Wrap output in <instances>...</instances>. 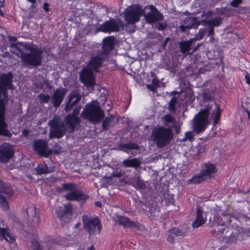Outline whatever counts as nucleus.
Listing matches in <instances>:
<instances>
[{
	"label": "nucleus",
	"instance_id": "nucleus-43",
	"mask_svg": "<svg viewBox=\"0 0 250 250\" xmlns=\"http://www.w3.org/2000/svg\"><path fill=\"white\" fill-rule=\"evenodd\" d=\"M31 247L33 250H42L39 243L35 239L32 240Z\"/></svg>",
	"mask_w": 250,
	"mask_h": 250
},
{
	"label": "nucleus",
	"instance_id": "nucleus-50",
	"mask_svg": "<svg viewBox=\"0 0 250 250\" xmlns=\"http://www.w3.org/2000/svg\"><path fill=\"white\" fill-rule=\"evenodd\" d=\"M80 107H76V108H75L73 110V112H72V114H71L73 116H76L77 115H78L80 112Z\"/></svg>",
	"mask_w": 250,
	"mask_h": 250
},
{
	"label": "nucleus",
	"instance_id": "nucleus-34",
	"mask_svg": "<svg viewBox=\"0 0 250 250\" xmlns=\"http://www.w3.org/2000/svg\"><path fill=\"white\" fill-rule=\"evenodd\" d=\"M227 218V217L226 216H223V218L221 219L216 217L215 219V222L218 226L222 227L227 226L230 224L231 220Z\"/></svg>",
	"mask_w": 250,
	"mask_h": 250
},
{
	"label": "nucleus",
	"instance_id": "nucleus-62",
	"mask_svg": "<svg viewBox=\"0 0 250 250\" xmlns=\"http://www.w3.org/2000/svg\"><path fill=\"white\" fill-rule=\"evenodd\" d=\"M28 1L31 2L32 4H35L36 3V0H27Z\"/></svg>",
	"mask_w": 250,
	"mask_h": 250
},
{
	"label": "nucleus",
	"instance_id": "nucleus-25",
	"mask_svg": "<svg viewBox=\"0 0 250 250\" xmlns=\"http://www.w3.org/2000/svg\"><path fill=\"white\" fill-rule=\"evenodd\" d=\"M26 214L28 216V219L32 220L33 223L35 224H40L41 220L37 213L36 208L33 205L29 206L26 210Z\"/></svg>",
	"mask_w": 250,
	"mask_h": 250
},
{
	"label": "nucleus",
	"instance_id": "nucleus-37",
	"mask_svg": "<svg viewBox=\"0 0 250 250\" xmlns=\"http://www.w3.org/2000/svg\"><path fill=\"white\" fill-rule=\"evenodd\" d=\"M115 119V117L113 115H111L109 117L106 118L103 122V129L104 130H108L111 124L114 122Z\"/></svg>",
	"mask_w": 250,
	"mask_h": 250
},
{
	"label": "nucleus",
	"instance_id": "nucleus-23",
	"mask_svg": "<svg viewBox=\"0 0 250 250\" xmlns=\"http://www.w3.org/2000/svg\"><path fill=\"white\" fill-rule=\"evenodd\" d=\"M167 234V240L170 243H173L175 237H184L186 235V232L178 228H172L168 229Z\"/></svg>",
	"mask_w": 250,
	"mask_h": 250
},
{
	"label": "nucleus",
	"instance_id": "nucleus-48",
	"mask_svg": "<svg viewBox=\"0 0 250 250\" xmlns=\"http://www.w3.org/2000/svg\"><path fill=\"white\" fill-rule=\"evenodd\" d=\"M173 127L174 128L175 131H176L177 134H178L180 132V125L176 122V123L173 125Z\"/></svg>",
	"mask_w": 250,
	"mask_h": 250
},
{
	"label": "nucleus",
	"instance_id": "nucleus-40",
	"mask_svg": "<svg viewBox=\"0 0 250 250\" xmlns=\"http://www.w3.org/2000/svg\"><path fill=\"white\" fill-rule=\"evenodd\" d=\"M0 206L4 209L7 210L9 209V206L7 202L6 198L0 194Z\"/></svg>",
	"mask_w": 250,
	"mask_h": 250
},
{
	"label": "nucleus",
	"instance_id": "nucleus-9",
	"mask_svg": "<svg viewBox=\"0 0 250 250\" xmlns=\"http://www.w3.org/2000/svg\"><path fill=\"white\" fill-rule=\"evenodd\" d=\"M217 171L215 165L209 162H205L204 164L203 169L191 179V182L194 184H199L208 178H211L212 174L216 172Z\"/></svg>",
	"mask_w": 250,
	"mask_h": 250
},
{
	"label": "nucleus",
	"instance_id": "nucleus-55",
	"mask_svg": "<svg viewBox=\"0 0 250 250\" xmlns=\"http://www.w3.org/2000/svg\"><path fill=\"white\" fill-rule=\"evenodd\" d=\"M29 133V131L27 129H24L22 132V134L24 136H27Z\"/></svg>",
	"mask_w": 250,
	"mask_h": 250
},
{
	"label": "nucleus",
	"instance_id": "nucleus-41",
	"mask_svg": "<svg viewBox=\"0 0 250 250\" xmlns=\"http://www.w3.org/2000/svg\"><path fill=\"white\" fill-rule=\"evenodd\" d=\"M178 65V63L177 62H169L166 65V68L171 72H174Z\"/></svg>",
	"mask_w": 250,
	"mask_h": 250
},
{
	"label": "nucleus",
	"instance_id": "nucleus-19",
	"mask_svg": "<svg viewBox=\"0 0 250 250\" xmlns=\"http://www.w3.org/2000/svg\"><path fill=\"white\" fill-rule=\"evenodd\" d=\"M14 155L12 146L8 144H4L0 147V162L6 163L11 159Z\"/></svg>",
	"mask_w": 250,
	"mask_h": 250
},
{
	"label": "nucleus",
	"instance_id": "nucleus-17",
	"mask_svg": "<svg viewBox=\"0 0 250 250\" xmlns=\"http://www.w3.org/2000/svg\"><path fill=\"white\" fill-rule=\"evenodd\" d=\"M68 100L64 109L66 111H71L82 98V95L78 90H74L67 96Z\"/></svg>",
	"mask_w": 250,
	"mask_h": 250
},
{
	"label": "nucleus",
	"instance_id": "nucleus-5",
	"mask_svg": "<svg viewBox=\"0 0 250 250\" xmlns=\"http://www.w3.org/2000/svg\"><path fill=\"white\" fill-rule=\"evenodd\" d=\"M151 140L158 148H163L169 144L173 139L172 129L159 126L155 127L152 131Z\"/></svg>",
	"mask_w": 250,
	"mask_h": 250
},
{
	"label": "nucleus",
	"instance_id": "nucleus-45",
	"mask_svg": "<svg viewBox=\"0 0 250 250\" xmlns=\"http://www.w3.org/2000/svg\"><path fill=\"white\" fill-rule=\"evenodd\" d=\"M203 98L205 101H212L213 99L212 94L210 92H205L203 94Z\"/></svg>",
	"mask_w": 250,
	"mask_h": 250
},
{
	"label": "nucleus",
	"instance_id": "nucleus-56",
	"mask_svg": "<svg viewBox=\"0 0 250 250\" xmlns=\"http://www.w3.org/2000/svg\"><path fill=\"white\" fill-rule=\"evenodd\" d=\"M113 174L114 177L120 178L122 176L123 173H122V171L120 170L117 174L113 173Z\"/></svg>",
	"mask_w": 250,
	"mask_h": 250
},
{
	"label": "nucleus",
	"instance_id": "nucleus-52",
	"mask_svg": "<svg viewBox=\"0 0 250 250\" xmlns=\"http://www.w3.org/2000/svg\"><path fill=\"white\" fill-rule=\"evenodd\" d=\"M147 87L150 90H151L152 92H154L156 90V88L154 86L150 84L147 85Z\"/></svg>",
	"mask_w": 250,
	"mask_h": 250
},
{
	"label": "nucleus",
	"instance_id": "nucleus-58",
	"mask_svg": "<svg viewBox=\"0 0 250 250\" xmlns=\"http://www.w3.org/2000/svg\"><path fill=\"white\" fill-rule=\"evenodd\" d=\"M169 40V38L168 37L167 38L165 41L163 43V48H164L165 46L167 45V41Z\"/></svg>",
	"mask_w": 250,
	"mask_h": 250
},
{
	"label": "nucleus",
	"instance_id": "nucleus-64",
	"mask_svg": "<svg viewBox=\"0 0 250 250\" xmlns=\"http://www.w3.org/2000/svg\"><path fill=\"white\" fill-rule=\"evenodd\" d=\"M247 112L248 113L249 119H250V112L248 110L247 111Z\"/></svg>",
	"mask_w": 250,
	"mask_h": 250
},
{
	"label": "nucleus",
	"instance_id": "nucleus-7",
	"mask_svg": "<svg viewBox=\"0 0 250 250\" xmlns=\"http://www.w3.org/2000/svg\"><path fill=\"white\" fill-rule=\"evenodd\" d=\"M62 190L69 192L64 196L69 201H84L89 197L88 195L83 194L81 190L78 189L74 184H62Z\"/></svg>",
	"mask_w": 250,
	"mask_h": 250
},
{
	"label": "nucleus",
	"instance_id": "nucleus-11",
	"mask_svg": "<svg viewBox=\"0 0 250 250\" xmlns=\"http://www.w3.org/2000/svg\"><path fill=\"white\" fill-rule=\"evenodd\" d=\"M142 14V7L138 5L129 6L124 12L125 20L131 24L138 22Z\"/></svg>",
	"mask_w": 250,
	"mask_h": 250
},
{
	"label": "nucleus",
	"instance_id": "nucleus-33",
	"mask_svg": "<svg viewBox=\"0 0 250 250\" xmlns=\"http://www.w3.org/2000/svg\"><path fill=\"white\" fill-rule=\"evenodd\" d=\"M139 149V146L133 143H124L120 145V150L125 152H127L126 150H138Z\"/></svg>",
	"mask_w": 250,
	"mask_h": 250
},
{
	"label": "nucleus",
	"instance_id": "nucleus-29",
	"mask_svg": "<svg viewBox=\"0 0 250 250\" xmlns=\"http://www.w3.org/2000/svg\"><path fill=\"white\" fill-rule=\"evenodd\" d=\"M2 239L11 243L15 240V236L9 232L8 229L0 227V240Z\"/></svg>",
	"mask_w": 250,
	"mask_h": 250
},
{
	"label": "nucleus",
	"instance_id": "nucleus-60",
	"mask_svg": "<svg viewBox=\"0 0 250 250\" xmlns=\"http://www.w3.org/2000/svg\"><path fill=\"white\" fill-rule=\"evenodd\" d=\"M207 15L208 16H211L212 15V12L210 11H208L207 12Z\"/></svg>",
	"mask_w": 250,
	"mask_h": 250
},
{
	"label": "nucleus",
	"instance_id": "nucleus-16",
	"mask_svg": "<svg viewBox=\"0 0 250 250\" xmlns=\"http://www.w3.org/2000/svg\"><path fill=\"white\" fill-rule=\"evenodd\" d=\"M34 150L42 156L47 157L52 151L47 149V143L45 140H35L33 142Z\"/></svg>",
	"mask_w": 250,
	"mask_h": 250
},
{
	"label": "nucleus",
	"instance_id": "nucleus-8",
	"mask_svg": "<svg viewBox=\"0 0 250 250\" xmlns=\"http://www.w3.org/2000/svg\"><path fill=\"white\" fill-rule=\"evenodd\" d=\"M82 220L83 228L90 236L94 235L97 232L99 234L101 233L102 225L100 220L97 217L92 218L87 215L83 214Z\"/></svg>",
	"mask_w": 250,
	"mask_h": 250
},
{
	"label": "nucleus",
	"instance_id": "nucleus-61",
	"mask_svg": "<svg viewBox=\"0 0 250 250\" xmlns=\"http://www.w3.org/2000/svg\"><path fill=\"white\" fill-rule=\"evenodd\" d=\"M86 250H95L93 246H90Z\"/></svg>",
	"mask_w": 250,
	"mask_h": 250
},
{
	"label": "nucleus",
	"instance_id": "nucleus-30",
	"mask_svg": "<svg viewBox=\"0 0 250 250\" xmlns=\"http://www.w3.org/2000/svg\"><path fill=\"white\" fill-rule=\"evenodd\" d=\"M206 220L203 218L202 210L199 208H197L196 219L193 222L192 226L193 228H198L205 223Z\"/></svg>",
	"mask_w": 250,
	"mask_h": 250
},
{
	"label": "nucleus",
	"instance_id": "nucleus-59",
	"mask_svg": "<svg viewBox=\"0 0 250 250\" xmlns=\"http://www.w3.org/2000/svg\"><path fill=\"white\" fill-rule=\"evenodd\" d=\"M4 0H3L2 1L0 0V8L1 7H4Z\"/></svg>",
	"mask_w": 250,
	"mask_h": 250
},
{
	"label": "nucleus",
	"instance_id": "nucleus-39",
	"mask_svg": "<svg viewBox=\"0 0 250 250\" xmlns=\"http://www.w3.org/2000/svg\"><path fill=\"white\" fill-rule=\"evenodd\" d=\"M133 186L136 189H144L146 188L145 184L140 180L139 176L137 177L135 183H134Z\"/></svg>",
	"mask_w": 250,
	"mask_h": 250
},
{
	"label": "nucleus",
	"instance_id": "nucleus-15",
	"mask_svg": "<svg viewBox=\"0 0 250 250\" xmlns=\"http://www.w3.org/2000/svg\"><path fill=\"white\" fill-rule=\"evenodd\" d=\"M243 234L232 227L227 229L226 234L223 236V241L228 244L237 243L243 239Z\"/></svg>",
	"mask_w": 250,
	"mask_h": 250
},
{
	"label": "nucleus",
	"instance_id": "nucleus-42",
	"mask_svg": "<svg viewBox=\"0 0 250 250\" xmlns=\"http://www.w3.org/2000/svg\"><path fill=\"white\" fill-rule=\"evenodd\" d=\"M38 97L40 99L41 103H47L50 99V97L49 95H45L43 93L40 94Z\"/></svg>",
	"mask_w": 250,
	"mask_h": 250
},
{
	"label": "nucleus",
	"instance_id": "nucleus-24",
	"mask_svg": "<svg viewBox=\"0 0 250 250\" xmlns=\"http://www.w3.org/2000/svg\"><path fill=\"white\" fill-rule=\"evenodd\" d=\"M142 163L141 157L125 159L122 162L123 166L125 167H133L136 169L140 167Z\"/></svg>",
	"mask_w": 250,
	"mask_h": 250
},
{
	"label": "nucleus",
	"instance_id": "nucleus-4",
	"mask_svg": "<svg viewBox=\"0 0 250 250\" xmlns=\"http://www.w3.org/2000/svg\"><path fill=\"white\" fill-rule=\"evenodd\" d=\"M106 58V56L101 53L99 56L91 58L89 61L88 67L82 70L80 79L86 86L93 88L95 83L92 70L97 71L98 68L101 66L103 60Z\"/></svg>",
	"mask_w": 250,
	"mask_h": 250
},
{
	"label": "nucleus",
	"instance_id": "nucleus-27",
	"mask_svg": "<svg viewBox=\"0 0 250 250\" xmlns=\"http://www.w3.org/2000/svg\"><path fill=\"white\" fill-rule=\"evenodd\" d=\"M194 40L190 39L189 41H183L178 43L181 52L187 55L189 53L191 46L194 45Z\"/></svg>",
	"mask_w": 250,
	"mask_h": 250
},
{
	"label": "nucleus",
	"instance_id": "nucleus-46",
	"mask_svg": "<svg viewBox=\"0 0 250 250\" xmlns=\"http://www.w3.org/2000/svg\"><path fill=\"white\" fill-rule=\"evenodd\" d=\"M242 3V0H233L230 2V5L234 7H238Z\"/></svg>",
	"mask_w": 250,
	"mask_h": 250
},
{
	"label": "nucleus",
	"instance_id": "nucleus-14",
	"mask_svg": "<svg viewBox=\"0 0 250 250\" xmlns=\"http://www.w3.org/2000/svg\"><path fill=\"white\" fill-rule=\"evenodd\" d=\"M143 14L146 21L151 23L159 21L163 19V15L153 5L146 7Z\"/></svg>",
	"mask_w": 250,
	"mask_h": 250
},
{
	"label": "nucleus",
	"instance_id": "nucleus-53",
	"mask_svg": "<svg viewBox=\"0 0 250 250\" xmlns=\"http://www.w3.org/2000/svg\"><path fill=\"white\" fill-rule=\"evenodd\" d=\"M49 5V4L48 3L44 2L43 3V9L45 11H46V12L49 11V8H48Z\"/></svg>",
	"mask_w": 250,
	"mask_h": 250
},
{
	"label": "nucleus",
	"instance_id": "nucleus-22",
	"mask_svg": "<svg viewBox=\"0 0 250 250\" xmlns=\"http://www.w3.org/2000/svg\"><path fill=\"white\" fill-rule=\"evenodd\" d=\"M116 38L114 36H108L103 39V51L101 52L105 56L107 57L110 52L113 50L116 44Z\"/></svg>",
	"mask_w": 250,
	"mask_h": 250
},
{
	"label": "nucleus",
	"instance_id": "nucleus-28",
	"mask_svg": "<svg viewBox=\"0 0 250 250\" xmlns=\"http://www.w3.org/2000/svg\"><path fill=\"white\" fill-rule=\"evenodd\" d=\"M72 212V207L70 203L64 205L63 207L59 208L56 210L58 217L61 218L66 214H71Z\"/></svg>",
	"mask_w": 250,
	"mask_h": 250
},
{
	"label": "nucleus",
	"instance_id": "nucleus-35",
	"mask_svg": "<svg viewBox=\"0 0 250 250\" xmlns=\"http://www.w3.org/2000/svg\"><path fill=\"white\" fill-rule=\"evenodd\" d=\"M227 218V217L226 216H223V218L221 219L216 217L215 219V222L218 226L222 227L227 226L230 224L231 220Z\"/></svg>",
	"mask_w": 250,
	"mask_h": 250
},
{
	"label": "nucleus",
	"instance_id": "nucleus-63",
	"mask_svg": "<svg viewBox=\"0 0 250 250\" xmlns=\"http://www.w3.org/2000/svg\"><path fill=\"white\" fill-rule=\"evenodd\" d=\"M96 205L97 206H100L101 205V203L100 202H96Z\"/></svg>",
	"mask_w": 250,
	"mask_h": 250
},
{
	"label": "nucleus",
	"instance_id": "nucleus-36",
	"mask_svg": "<svg viewBox=\"0 0 250 250\" xmlns=\"http://www.w3.org/2000/svg\"><path fill=\"white\" fill-rule=\"evenodd\" d=\"M38 174L41 175L51 172V171L48 170L47 167L43 164H40L35 168Z\"/></svg>",
	"mask_w": 250,
	"mask_h": 250
},
{
	"label": "nucleus",
	"instance_id": "nucleus-13",
	"mask_svg": "<svg viewBox=\"0 0 250 250\" xmlns=\"http://www.w3.org/2000/svg\"><path fill=\"white\" fill-rule=\"evenodd\" d=\"M222 22V19L216 17L210 20H204L202 21V24L206 26L202 29L205 35L208 37H212L214 35V26H219Z\"/></svg>",
	"mask_w": 250,
	"mask_h": 250
},
{
	"label": "nucleus",
	"instance_id": "nucleus-47",
	"mask_svg": "<svg viewBox=\"0 0 250 250\" xmlns=\"http://www.w3.org/2000/svg\"><path fill=\"white\" fill-rule=\"evenodd\" d=\"M193 137V134L191 132H188L185 134V140H191Z\"/></svg>",
	"mask_w": 250,
	"mask_h": 250
},
{
	"label": "nucleus",
	"instance_id": "nucleus-49",
	"mask_svg": "<svg viewBox=\"0 0 250 250\" xmlns=\"http://www.w3.org/2000/svg\"><path fill=\"white\" fill-rule=\"evenodd\" d=\"M230 228H226L222 227L221 228H218V230L219 232L222 233L224 235L226 234V231L227 229H229Z\"/></svg>",
	"mask_w": 250,
	"mask_h": 250
},
{
	"label": "nucleus",
	"instance_id": "nucleus-54",
	"mask_svg": "<svg viewBox=\"0 0 250 250\" xmlns=\"http://www.w3.org/2000/svg\"><path fill=\"white\" fill-rule=\"evenodd\" d=\"M8 38L9 42H16L17 41V38L15 37L9 36Z\"/></svg>",
	"mask_w": 250,
	"mask_h": 250
},
{
	"label": "nucleus",
	"instance_id": "nucleus-6",
	"mask_svg": "<svg viewBox=\"0 0 250 250\" xmlns=\"http://www.w3.org/2000/svg\"><path fill=\"white\" fill-rule=\"evenodd\" d=\"M81 115L84 119L92 124L101 122L104 117V111L100 107L99 103L86 104L81 113Z\"/></svg>",
	"mask_w": 250,
	"mask_h": 250
},
{
	"label": "nucleus",
	"instance_id": "nucleus-2",
	"mask_svg": "<svg viewBox=\"0 0 250 250\" xmlns=\"http://www.w3.org/2000/svg\"><path fill=\"white\" fill-rule=\"evenodd\" d=\"M13 75L11 72L0 75V135L8 136L9 131L6 129L7 125L5 122V105L9 98L7 90L14 89Z\"/></svg>",
	"mask_w": 250,
	"mask_h": 250
},
{
	"label": "nucleus",
	"instance_id": "nucleus-21",
	"mask_svg": "<svg viewBox=\"0 0 250 250\" xmlns=\"http://www.w3.org/2000/svg\"><path fill=\"white\" fill-rule=\"evenodd\" d=\"M80 122L79 119L76 116L68 114L62 122L66 131L69 133L72 132L77 125Z\"/></svg>",
	"mask_w": 250,
	"mask_h": 250
},
{
	"label": "nucleus",
	"instance_id": "nucleus-12",
	"mask_svg": "<svg viewBox=\"0 0 250 250\" xmlns=\"http://www.w3.org/2000/svg\"><path fill=\"white\" fill-rule=\"evenodd\" d=\"M48 125L50 127L49 137L51 138H60L65 134L66 131L62 123L56 117L53 118L49 122Z\"/></svg>",
	"mask_w": 250,
	"mask_h": 250
},
{
	"label": "nucleus",
	"instance_id": "nucleus-1",
	"mask_svg": "<svg viewBox=\"0 0 250 250\" xmlns=\"http://www.w3.org/2000/svg\"><path fill=\"white\" fill-rule=\"evenodd\" d=\"M9 47L12 53L21 59L24 66L34 67L41 65L43 51L36 44L17 42L10 43Z\"/></svg>",
	"mask_w": 250,
	"mask_h": 250
},
{
	"label": "nucleus",
	"instance_id": "nucleus-32",
	"mask_svg": "<svg viewBox=\"0 0 250 250\" xmlns=\"http://www.w3.org/2000/svg\"><path fill=\"white\" fill-rule=\"evenodd\" d=\"M0 193H3L7 196L10 197L13 195L14 190L9 185L0 181Z\"/></svg>",
	"mask_w": 250,
	"mask_h": 250
},
{
	"label": "nucleus",
	"instance_id": "nucleus-10",
	"mask_svg": "<svg viewBox=\"0 0 250 250\" xmlns=\"http://www.w3.org/2000/svg\"><path fill=\"white\" fill-rule=\"evenodd\" d=\"M124 29V23L120 19H111L97 28L98 31L105 33L119 32Z\"/></svg>",
	"mask_w": 250,
	"mask_h": 250
},
{
	"label": "nucleus",
	"instance_id": "nucleus-20",
	"mask_svg": "<svg viewBox=\"0 0 250 250\" xmlns=\"http://www.w3.org/2000/svg\"><path fill=\"white\" fill-rule=\"evenodd\" d=\"M200 24L199 18L187 17L180 23L179 29L182 32H186L191 28H197Z\"/></svg>",
	"mask_w": 250,
	"mask_h": 250
},
{
	"label": "nucleus",
	"instance_id": "nucleus-18",
	"mask_svg": "<svg viewBox=\"0 0 250 250\" xmlns=\"http://www.w3.org/2000/svg\"><path fill=\"white\" fill-rule=\"evenodd\" d=\"M67 92V89L62 87L58 88L54 91L51 98L54 107L57 108L61 105Z\"/></svg>",
	"mask_w": 250,
	"mask_h": 250
},
{
	"label": "nucleus",
	"instance_id": "nucleus-57",
	"mask_svg": "<svg viewBox=\"0 0 250 250\" xmlns=\"http://www.w3.org/2000/svg\"><path fill=\"white\" fill-rule=\"evenodd\" d=\"M245 79L246 80V82L247 83L250 84V78L249 77V75L248 74H246V75H245Z\"/></svg>",
	"mask_w": 250,
	"mask_h": 250
},
{
	"label": "nucleus",
	"instance_id": "nucleus-51",
	"mask_svg": "<svg viewBox=\"0 0 250 250\" xmlns=\"http://www.w3.org/2000/svg\"><path fill=\"white\" fill-rule=\"evenodd\" d=\"M157 28L159 30H164L165 29V26L162 23H159L157 26Z\"/></svg>",
	"mask_w": 250,
	"mask_h": 250
},
{
	"label": "nucleus",
	"instance_id": "nucleus-44",
	"mask_svg": "<svg viewBox=\"0 0 250 250\" xmlns=\"http://www.w3.org/2000/svg\"><path fill=\"white\" fill-rule=\"evenodd\" d=\"M204 35L205 34L203 31L202 29H200L198 33L195 35L194 38H192V39L194 40V43H195L196 41H199L202 39Z\"/></svg>",
	"mask_w": 250,
	"mask_h": 250
},
{
	"label": "nucleus",
	"instance_id": "nucleus-31",
	"mask_svg": "<svg viewBox=\"0 0 250 250\" xmlns=\"http://www.w3.org/2000/svg\"><path fill=\"white\" fill-rule=\"evenodd\" d=\"M162 120L164 125L167 127V128H169L170 129H172L173 125L176 122V119L174 116L170 114H167L164 116L162 118Z\"/></svg>",
	"mask_w": 250,
	"mask_h": 250
},
{
	"label": "nucleus",
	"instance_id": "nucleus-38",
	"mask_svg": "<svg viewBox=\"0 0 250 250\" xmlns=\"http://www.w3.org/2000/svg\"><path fill=\"white\" fill-rule=\"evenodd\" d=\"M177 104V99L175 97H173L169 101L168 104V109L171 112H175L176 110V105Z\"/></svg>",
	"mask_w": 250,
	"mask_h": 250
},
{
	"label": "nucleus",
	"instance_id": "nucleus-3",
	"mask_svg": "<svg viewBox=\"0 0 250 250\" xmlns=\"http://www.w3.org/2000/svg\"><path fill=\"white\" fill-rule=\"evenodd\" d=\"M212 107L213 104H208L195 115L193 119V129L196 133L204 131L209 124V120L213 117L215 124L218 122L221 111L218 104H214V109Z\"/></svg>",
	"mask_w": 250,
	"mask_h": 250
},
{
	"label": "nucleus",
	"instance_id": "nucleus-26",
	"mask_svg": "<svg viewBox=\"0 0 250 250\" xmlns=\"http://www.w3.org/2000/svg\"><path fill=\"white\" fill-rule=\"evenodd\" d=\"M116 221L120 225L123 226L125 228H138L137 224L135 222L131 221L128 218L121 215H118L117 216Z\"/></svg>",
	"mask_w": 250,
	"mask_h": 250
}]
</instances>
